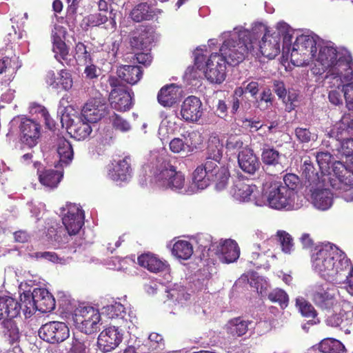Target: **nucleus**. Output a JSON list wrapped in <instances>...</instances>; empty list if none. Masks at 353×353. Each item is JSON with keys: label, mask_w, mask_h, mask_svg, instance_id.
I'll return each mask as SVG.
<instances>
[{"label": "nucleus", "mask_w": 353, "mask_h": 353, "mask_svg": "<svg viewBox=\"0 0 353 353\" xmlns=\"http://www.w3.org/2000/svg\"><path fill=\"white\" fill-rule=\"evenodd\" d=\"M311 259L314 269L325 280L341 283L348 277L350 259L335 245H325L316 248Z\"/></svg>", "instance_id": "f257e3e1"}, {"label": "nucleus", "mask_w": 353, "mask_h": 353, "mask_svg": "<svg viewBox=\"0 0 353 353\" xmlns=\"http://www.w3.org/2000/svg\"><path fill=\"white\" fill-rule=\"evenodd\" d=\"M337 55L338 52L335 48L327 46H321L315 65L312 68L313 73L321 75L327 71V73L334 76V78H341L344 72L347 74H352L351 61L343 57L337 59Z\"/></svg>", "instance_id": "f03ea898"}, {"label": "nucleus", "mask_w": 353, "mask_h": 353, "mask_svg": "<svg viewBox=\"0 0 353 353\" xmlns=\"http://www.w3.org/2000/svg\"><path fill=\"white\" fill-rule=\"evenodd\" d=\"M254 50L252 34L249 31H241L225 40L220 48V52L232 65L242 62Z\"/></svg>", "instance_id": "7ed1b4c3"}, {"label": "nucleus", "mask_w": 353, "mask_h": 353, "mask_svg": "<svg viewBox=\"0 0 353 353\" xmlns=\"http://www.w3.org/2000/svg\"><path fill=\"white\" fill-rule=\"evenodd\" d=\"M153 179L158 187L174 191L181 190L185 183L184 174L176 170V167L170 159L163 160L157 166Z\"/></svg>", "instance_id": "20e7f679"}, {"label": "nucleus", "mask_w": 353, "mask_h": 353, "mask_svg": "<svg viewBox=\"0 0 353 353\" xmlns=\"http://www.w3.org/2000/svg\"><path fill=\"white\" fill-rule=\"evenodd\" d=\"M316 41L312 37L300 35L293 44L290 61L296 66L307 65L316 57Z\"/></svg>", "instance_id": "39448f33"}, {"label": "nucleus", "mask_w": 353, "mask_h": 353, "mask_svg": "<svg viewBox=\"0 0 353 353\" xmlns=\"http://www.w3.org/2000/svg\"><path fill=\"white\" fill-rule=\"evenodd\" d=\"M294 192L283 187L282 182L275 181L269 188L268 202L272 208L292 210L294 209Z\"/></svg>", "instance_id": "423d86ee"}, {"label": "nucleus", "mask_w": 353, "mask_h": 353, "mask_svg": "<svg viewBox=\"0 0 353 353\" xmlns=\"http://www.w3.org/2000/svg\"><path fill=\"white\" fill-rule=\"evenodd\" d=\"M74 322L79 330L86 334H92L100 330L101 314L93 307H83L76 311Z\"/></svg>", "instance_id": "0eeeda50"}, {"label": "nucleus", "mask_w": 353, "mask_h": 353, "mask_svg": "<svg viewBox=\"0 0 353 353\" xmlns=\"http://www.w3.org/2000/svg\"><path fill=\"white\" fill-rule=\"evenodd\" d=\"M333 174L330 178V184L336 190L347 191L353 186V170L347 168L339 161L332 165Z\"/></svg>", "instance_id": "6e6552de"}, {"label": "nucleus", "mask_w": 353, "mask_h": 353, "mask_svg": "<svg viewBox=\"0 0 353 353\" xmlns=\"http://www.w3.org/2000/svg\"><path fill=\"white\" fill-rule=\"evenodd\" d=\"M39 336L50 343H59L69 337L70 330L67 325L60 321H50L41 325Z\"/></svg>", "instance_id": "1a4fd4ad"}, {"label": "nucleus", "mask_w": 353, "mask_h": 353, "mask_svg": "<svg viewBox=\"0 0 353 353\" xmlns=\"http://www.w3.org/2000/svg\"><path fill=\"white\" fill-rule=\"evenodd\" d=\"M226 59L221 54L212 53L205 64V77L212 83H221L226 77Z\"/></svg>", "instance_id": "9d476101"}, {"label": "nucleus", "mask_w": 353, "mask_h": 353, "mask_svg": "<svg viewBox=\"0 0 353 353\" xmlns=\"http://www.w3.org/2000/svg\"><path fill=\"white\" fill-rule=\"evenodd\" d=\"M208 251L214 253L221 261L226 263L235 261L240 254L237 243L232 239L211 243Z\"/></svg>", "instance_id": "9b49d317"}, {"label": "nucleus", "mask_w": 353, "mask_h": 353, "mask_svg": "<svg viewBox=\"0 0 353 353\" xmlns=\"http://www.w3.org/2000/svg\"><path fill=\"white\" fill-rule=\"evenodd\" d=\"M21 143L32 148L37 145L41 137V125L30 119L23 118L19 126Z\"/></svg>", "instance_id": "f8f14e48"}, {"label": "nucleus", "mask_w": 353, "mask_h": 353, "mask_svg": "<svg viewBox=\"0 0 353 353\" xmlns=\"http://www.w3.org/2000/svg\"><path fill=\"white\" fill-rule=\"evenodd\" d=\"M203 114V103L196 96H188L181 105L180 114L185 121L196 123L202 117Z\"/></svg>", "instance_id": "ddd939ff"}, {"label": "nucleus", "mask_w": 353, "mask_h": 353, "mask_svg": "<svg viewBox=\"0 0 353 353\" xmlns=\"http://www.w3.org/2000/svg\"><path fill=\"white\" fill-rule=\"evenodd\" d=\"M123 340V332L118 327L105 328L99 335L97 345L103 352L114 350Z\"/></svg>", "instance_id": "4468645a"}, {"label": "nucleus", "mask_w": 353, "mask_h": 353, "mask_svg": "<svg viewBox=\"0 0 353 353\" xmlns=\"http://www.w3.org/2000/svg\"><path fill=\"white\" fill-rule=\"evenodd\" d=\"M108 113V105L98 99L89 100L83 107L80 116L92 123L101 120Z\"/></svg>", "instance_id": "2eb2a0df"}, {"label": "nucleus", "mask_w": 353, "mask_h": 353, "mask_svg": "<svg viewBox=\"0 0 353 353\" xmlns=\"http://www.w3.org/2000/svg\"><path fill=\"white\" fill-rule=\"evenodd\" d=\"M334 291L333 289L317 285L312 290L311 299L319 307L330 310L337 304Z\"/></svg>", "instance_id": "dca6fc26"}, {"label": "nucleus", "mask_w": 353, "mask_h": 353, "mask_svg": "<svg viewBox=\"0 0 353 353\" xmlns=\"http://www.w3.org/2000/svg\"><path fill=\"white\" fill-rule=\"evenodd\" d=\"M62 222L70 235L77 234L84 223L83 211L76 205H70Z\"/></svg>", "instance_id": "f3484780"}, {"label": "nucleus", "mask_w": 353, "mask_h": 353, "mask_svg": "<svg viewBox=\"0 0 353 353\" xmlns=\"http://www.w3.org/2000/svg\"><path fill=\"white\" fill-rule=\"evenodd\" d=\"M153 40L150 28L144 26H139L132 32L130 45L134 50H147Z\"/></svg>", "instance_id": "a211bd4d"}, {"label": "nucleus", "mask_w": 353, "mask_h": 353, "mask_svg": "<svg viewBox=\"0 0 353 353\" xmlns=\"http://www.w3.org/2000/svg\"><path fill=\"white\" fill-rule=\"evenodd\" d=\"M260 51L263 56L270 59H274L280 52V35L279 32L269 34L266 30L259 43Z\"/></svg>", "instance_id": "6ab92c4d"}, {"label": "nucleus", "mask_w": 353, "mask_h": 353, "mask_svg": "<svg viewBox=\"0 0 353 353\" xmlns=\"http://www.w3.org/2000/svg\"><path fill=\"white\" fill-rule=\"evenodd\" d=\"M181 99L180 87L175 83L163 86L158 92L157 101L164 108H172Z\"/></svg>", "instance_id": "aec40b11"}, {"label": "nucleus", "mask_w": 353, "mask_h": 353, "mask_svg": "<svg viewBox=\"0 0 353 353\" xmlns=\"http://www.w3.org/2000/svg\"><path fill=\"white\" fill-rule=\"evenodd\" d=\"M238 163L241 170L250 174H254L260 168L259 158L252 149L245 147L238 154Z\"/></svg>", "instance_id": "412c9836"}, {"label": "nucleus", "mask_w": 353, "mask_h": 353, "mask_svg": "<svg viewBox=\"0 0 353 353\" xmlns=\"http://www.w3.org/2000/svg\"><path fill=\"white\" fill-rule=\"evenodd\" d=\"M132 94L126 88L111 90L109 101L112 108L121 112L129 110L132 106Z\"/></svg>", "instance_id": "4be33fe9"}, {"label": "nucleus", "mask_w": 353, "mask_h": 353, "mask_svg": "<svg viewBox=\"0 0 353 353\" xmlns=\"http://www.w3.org/2000/svg\"><path fill=\"white\" fill-rule=\"evenodd\" d=\"M112 165V169L109 172V175L112 180L124 181L131 176L132 170L130 156H126L123 159L114 161V163Z\"/></svg>", "instance_id": "5701e85b"}, {"label": "nucleus", "mask_w": 353, "mask_h": 353, "mask_svg": "<svg viewBox=\"0 0 353 353\" xmlns=\"http://www.w3.org/2000/svg\"><path fill=\"white\" fill-rule=\"evenodd\" d=\"M20 303L10 296H0V320L16 318L20 314Z\"/></svg>", "instance_id": "b1692460"}, {"label": "nucleus", "mask_w": 353, "mask_h": 353, "mask_svg": "<svg viewBox=\"0 0 353 353\" xmlns=\"http://www.w3.org/2000/svg\"><path fill=\"white\" fill-rule=\"evenodd\" d=\"M37 310L41 313L50 312L55 308V299L45 288L34 289Z\"/></svg>", "instance_id": "393cba45"}, {"label": "nucleus", "mask_w": 353, "mask_h": 353, "mask_svg": "<svg viewBox=\"0 0 353 353\" xmlns=\"http://www.w3.org/2000/svg\"><path fill=\"white\" fill-rule=\"evenodd\" d=\"M117 74L121 80L133 85L142 78L143 70L139 65H124L117 70Z\"/></svg>", "instance_id": "a878e982"}, {"label": "nucleus", "mask_w": 353, "mask_h": 353, "mask_svg": "<svg viewBox=\"0 0 353 353\" xmlns=\"http://www.w3.org/2000/svg\"><path fill=\"white\" fill-rule=\"evenodd\" d=\"M137 262L140 266L154 273L163 272L167 268L166 262L162 261L154 254L150 253L142 254L138 256Z\"/></svg>", "instance_id": "bb28decb"}, {"label": "nucleus", "mask_w": 353, "mask_h": 353, "mask_svg": "<svg viewBox=\"0 0 353 353\" xmlns=\"http://www.w3.org/2000/svg\"><path fill=\"white\" fill-rule=\"evenodd\" d=\"M54 141L61 165H68L73 159V150L70 143L60 134L57 135Z\"/></svg>", "instance_id": "cd10ccee"}, {"label": "nucleus", "mask_w": 353, "mask_h": 353, "mask_svg": "<svg viewBox=\"0 0 353 353\" xmlns=\"http://www.w3.org/2000/svg\"><path fill=\"white\" fill-rule=\"evenodd\" d=\"M14 318L3 319L1 323L3 336L8 340L11 345L19 341L21 332L18 323Z\"/></svg>", "instance_id": "c85d7f7f"}, {"label": "nucleus", "mask_w": 353, "mask_h": 353, "mask_svg": "<svg viewBox=\"0 0 353 353\" xmlns=\"http://www.w3.org/2000/svg\"><path fill=\"white\" fill-rule=\"evenodd\" d=\"M90 123L79 116L77 121H73L70 125V134L73 138L79 141L86 139L92 132Z\"/></svg>", "instance_id": "c756f323"}, {"label": "nucleus", "mask_w": 353, "mask_h": 353, "mask_svg": "<svg viewBox=\"0 0 353 353\" xmlns=\"http://www.w3.org/2000/svg\"><path fill=\"white\" fill-rule=\"evenodd\" d=\"M252 323L251 321L244 320L241 316L233 318L226 325L227 332L232 336H242L247 333L248 326Z\"/></svg>", "instance_id": "7c9ffc66"}, {"label": "nucleus", "mask_w": 353, "mask_h": 353, "mask_svg": "<svg viewBox=\"0 0 353 353\" xmlns=\"http://www.w3.org/2000/svg\"><path fill=\"white\" fill-rule=\"evenodd\" d=\"M312 198L314 206L322 210H327L333 203V195L327 189L315 190Z\"/></svg>", "instance_id": "2f4dec72"}, {"label": "nucleus", "mask_w": 353, "mask_h": 353, "mask_svg": "<svg viewBox=\"0 0 353 353\" xmlns=\"http://www.w3.org/2000/svg\"><path fill=\"white\" fill-rule=\"evenodd\" d=\"M256 189L255 185L248 184L239 180L233 187V196L240 201H248Z\"/></svg>", "instance_id": "473e14b6"}, {"label": "nucleus", "mask_w": 353, "mask_h": 353, "mask_svg": "<svg viewBox=\"0 0 353 353\" xmlns=\"http://www.w3.org/2000/svg\"><path fill=\"white\" fill-rule=\"evenodd\" d=\"M63 174L61 172L54 170H45L39 173L40 183L49 188H55L61 181Z\"/></svg>", "instance_id": "72a5a7b5"}, {"label": "nucleus", "mask_w": 353, "mask_h": 353, "mask_svg": "<svg viewBox=\"0 0 353 353\" xmlns=\"http://www.w3.org/2000/svg\"><path fill=\"white\" fill-rule=\"evenodd\" d=\"M153 11L147 3L137 5L130 12V16L135 22L148 21L153 17Z\"/></svg>", "instance_id": "f704fd0d"}, {"label": "nucleus", "mask_w": 353, "mask_h": 353, "mask_svg": "<svg viewBox=\"0 0 353 353\" xmlns=\"http://www.w3.org/2000/svg\"><path fill=\"white\" fill-rule=\"evenodd\" d=\"M20 305L26 318H30L36 311H38L35 301L34 291L30 294L29 292H23L20 296Z\"/></svg>", "instance_id": "c9c22d12"}, {"label": "nucleus", "mask_w": 353, "mask_h": 353, "mask_svg": "<svg viewBox=\"0 0 353 353\" xmlns=\"http://www.w3.org/2000/svg\"><path fill=\"white\" fill-rule=\"evenodd\" d=\"M172 253L178 259L187 260L193 254V247L190 242L183 240L176 241L172 250Z\"/></svg>", "instance_id": "e433bc0d"}, {"label": "nucleus", "mask_w": 353, "mask_h": 353, "mask_svg": "<svg viewBox=\"0 0 353 353\" xmlns=\"http://www.w3.org/2000/svg\"><path fill=\"white\" fill-rule=\"evenodd\" d=\"M250 104L245 101L244 89L237 87L234 90L231 101V113L235 114L240 108L245 109L250 108Z\"/></svg>", "instance_id": "4c0bfd02"}, {"label": "nucleus", "mask_w": 353, "mask_h": 353, "mask_svg": "<svg viewBox=\"0 0 353 353\" xmlns=\"http://www.w3.org/2000/svg\"><path fill=\"white\" fill-rule=\"evenodd\" d=\"M283 155L280 153L274 147L266 145L262 150L261 160L262 162L266 165L276 166L281 164V158Z\"/></svg>", "instance_id": "58836bf2"}, {"label": "nucleus", "mask_w": 353, "mask_h": 353, "mask_svg": "<svg viewBox=\"0 0 353 353\" xmlns=\"http://www.w3.org/2000/svg\"><path fill=\"white\" fill-rule=\"evenodd\" d=\"M302 169V175L305 178L309 184L317 185L319 182V174L314 167L310 157L306 158L304 161Z\"/></svg>", "instance_id": "ea45409f"}, {"label": "nucleus", "mask_w": 353, "mask_h": 353, "mask_svg": "<svg viewBox=\"0 0 353 353\" xmlns=\"http://www.w3.org/2000/svg\"><path fill=\"white\" fill-rule=\"evenodd\" d=\"M53 51L55 53V58L60 62L68 63L69 48L66 43L59 37L54 38Z\"/></svg>", "instance_id": "a19ab883"}, {"label": "nucleus", "mask_w": 353, "mask_h": 353, "mask_svg": "<svg viewBox=\"0 0 353 353\" xmlns=\"http://www.w3.org/2000/svg\"><path fill=\"white\" fill-rule=\"evenodd\" d=\"M329 134L330 137L334 138L341 143L350 139L349 123H345L343 121L336 123L331 129Z\"/></svg>", "instance_id": "79ce46f5"}, {"label": "nucleus", "mask_w": 353, "mask_h": 353, "mask_svg": "<svg viewBox=\"0 0 353 353\" xmlns=\"http://www.w3.org/2000/svg\"><path fill=\"white\" fill-rule=\"evenodd\" d=\"M103 314L106 315L108 318L113 319H123L125 315V309L124 306L118 302H114L112 304L107 305L102 308Z\"/></svg>", "instance_id": "37998d69"}, {"label": "nucleus", "mask_w": 353, "mask_h": 353, "mask_svg": "<svg viewBox=\"0 0 353 353\" xmlns=\"http://www.w3.org/2000/svg\"><path fill=\"white\" fill-rule=\"evenodd\" d=\"M223 145L220 143L219 139L214 137L210 139L207 148L208 157L215 161H220L223 154Z\"/></svg>", "instance_id": "c03bdc74"}, {"label": "nucleus", "mask_w": 353, "mask_h": 353, "mask_svg": "<svg viewBox=\"0 0 353 353\" xmlns=\"http://www.w3.org/2000/svg\"><path fill=\"white\" fill-rule=\"evenodd\" d=\"M181 136L185 141V145L190 152H193L202 142L201 135L196 130L186 131L181 134Z\"/></svg>", "instance_id": "a18cd8bd"}, {"label": "nucleus", "mask_w": 353, "mask_h": 353, "mask_svg": "<svg viewBox=\"0 0 353 353\" xmlns=\"http://www.w3.org/2000/svg\"><path fill=\"white\" fill-rule=\"evenodd\" d=\"M192 180L199 188L204 189L209 185V182L212 179L208 176L205 170L201 165L194 171Z\"/></svg>", "instance_id": "49530a36"}, {"label": "nucleus", "mask_w": 353, "mask_h": 353, "mask_svg": "<svg viewBox=\"0 0 353 353\" xmlns=\"http://www.w3.org/2000/svg\"><path fill=\"white\" fill-rule=\"evenodd\" d=\"M296 305L303 316L314 319L317 316V312L313 305L303 298L297 299Z\"/></svg>", "instance_id": "de8ad7c7"}, {"label": "nucleus", "mask_w": 353, "mask_h": 353, "mask_svg": "<svg viewBox=\"0 0 353 353\" xmlns=\"http://www.w3.org/2000/svg\"><path fill=\"white\" fill-rule=\"evenodd\" d=\"M294 134L297 141L301 143H308L315 141L317 139L316 133L311 132L309 128L303 127L296 128Z\"/></svg>", "instance_id": "09e8293b"}, {"label": "nucleus", "mask_w": 353, "mask_h": 353, "mask_svg": "<svg viewBox=\"0 0 353 353\" xmlns=\"http://www.w3.org/2000/svg\"><path fill=\"white\" fill-rule=\"evenodd\" d=\"M268 298L270 301L278 303L282 308L287 307L289 300L287 293L279 288L271 291Z\"/></svg>", "instance_id": "8fccbe9b"}, {"label": "nucleus", "mask_w": 353, "mask_h": 353, "mask_svg": "<svg viewBox=\"0 0 353 353\" xmlns=\"http://www.w3.org/2000/svg\"><path fill=\"white\" fill-rule=\"evenodd\" d=\"M74 58L80 64L85 65L92 61L90 53L87 50L86 46L82 42H78L75 46Z\"/></svg>", "instance_id": "3c124183"}, {"label": "nucleus", "mask_w": 353, "mask_h": 353, "mask_svg": "<svg viewBox=\"0 0 353 353\" xmlns=\"http://www.w3.org/2000/svg\"><path fill=\"white\" fill-rule=\"evenodd\" d=\"M164 345L165 344L163 336L158 333L152 332L149 336L148 341L145 344H143L144 347H148V352H144V353H149L151 349H162L164 347Z\"/></svg>", "instance_id": "603ef678"}, {"label": "nucleus", "mask_w": 353, "mask_h": 353, "mask_svg": "<svg viewBox=\"0 0 353 353\" xmlns=\"http://www.w3.org/2000/svg\"><path fill=\"white\" fill-rule=\"evenodd\" d=\"M110 121L113 128L121 132H128L130 129V123L120 115L113 112L110 116Z\"/></svg>", "instance_id": "864d4df0"}, {"label": "nucleus", "mask_w": 353, "mask_h": 353, "mask_svg": "<svg viewBox=\"0 0 353 353\" xmlns=\"http://www.w3.org/2000/svg\"><path fill=\"white\" fill-rule=\"evenodd\" d=\"M230 177L229 172L223 168H221L216 175L214 176L213 180L215 181V188L217 190L225 189L228 185Z\"/></svg>", "instance_id": "5fc2aeb1"}, {"label": "nucleus", "mask_w": 353, "mask_h": 353, "mask_svg": "<svg viewBox=\"0 0 353 353\" xmlns=\"http://www.w3.org/2000/svg\"><path fill=\"white\" fill-rule=\"evenodd\" d=\"M342 321L341 330L345 333H350L353 328V308L349 310H342Z\"/></svg>", "instance_id": "6e6d98bb"}, {"label": "nucleus", "mask_w": 353, "mask_h": 353, "mask_svg": "<svg viewBox=\"0 0 353 353\" xmlns=\"http://www.w3.org/2000/svg\"><path fill=\"white\" fill-rule=\"evenodd\" d=\"M332 154L328 152H319L316 154V160L319 168L323 170L330 169L332 163Z\"/></svg>", "instance_id": "4d7b16f0"}, {"label": "nucleus", "mask_w": 353, "mask_h": 353, "mask_svg": "<svg viewBox=\"0 0 353 353\" xmlns=\"http://www.w3.org/2000/svg\"><path fill=\"white\" fill-rule=\"evenodd\" d=\"M59 76V87L61 86V88L66 91L70 90L73 85L71 74L66 70H61Z\"/></svg>", "instance_id": "13d9d810"}, {"label": "nucleus", "mask_w": 353, "mask_h": 353, "mask_svg": "<svg viewBox=\"0 0 353 353\" xmlns=\"http://www.w3.org/2000/svg\"><path fill=\"white\" fill-rule=\"evenodd\" d=\"M108 17L106 14L99 12L89 14L85 18L86 24L88 26L96 27L104 24L108 21Z\"/></svg>", "instance_id": "bf43d9fd"}, {"label": "nucleus", "mask_w": 353, "mask_h": 353, "mask_svg": "<svg viewBox=\"0 0 353 353\" xmlns=\"http://www.w3.org/2000/svg\"><path fill=\"white\" fill-rule=\"evenodd\" d=\"M277 236H279L282 250L285 253L290 252L293 247L291 236L285 231H279L277 232Z\"/></svg>", "instance_id": "052dcab7"}, {"label": "nucleus", "mask_w": 353, "mask_h": 353, "mask_svg": "<svg viewBox=\"0 0 353 353\" xmlns=\"http://www.w3.org/2000/svg\"><path fill=\"white\" fill-rule=\"evenodd\" d=\"M169 146H170V150L173 153L178 154V153H181V152H184V153L190 152L188 151V148H187V146L185 145V141H184L183 138L181 139V138L177 137V138L172 139L170 142Z\"/></svg>", "instance_id": "680f3d73"}, {"label": "nucleus", "mask_w": 353, "mask_h": 353, "mask_svg": "<svg viewBox=\"0 0 353 353\" xmlns=\"http://www.w3.org/2000/svg\"><path fill=\"white\" fill-rule=\"evenodd\" d=\"M219 162V161H215L214 159L207 158L204 163L201 164L208 174V176H210L212 180H213L214 176L216 175V174L221 170L217 165V163Z\"/></svg>", "instance_id": "e2e57ef3"}, {"label": "nucleus", "mask_w": 353, "mask_h": 353, "mask_svg": "<svg viewBox=\"0 0 353 353\" xmlns=\"http://www.w3.org/2000/svg\"><path fill=\"white\" fill-rule=\"evenodd\" d=\"M343 92L346 103V107L353 110V83H349L343 86Z\"/></svg>", "instance_id": "0e129e2a"}, {"label": "nucleus", "mask_w": 353, "mask_h": 353, "mask_svg": "<svg viewBox=\"0 0 353 353\" xmlns=\"http://www.w3.org/2000/svg\"><path fill=\"white\" fill-rule=\"evenodd\" d=\"M243 145L241 138L236 135H231L228 138L225 146L229 150H238L243 148Z\"/></svg>", "instance_id": "69168bd1"}, {"label": "nucleus", "mask_w": 353, "mask_h": 353, "mask_svg": "<svg viewBox=\"0 0 353 353\" xmlns=\"http://www.w3.org/2000/svg\"><path fill=\"white\" fill-rule=\"evenodd\" d=\"M299 182V177L294 174H287L283 177V187L288 188L294 192V190L296 188Z\"/></svg>", "instance_id": "338daca9"}, {"label": "nucleus", "mask_w": 353, "mask_h": 353, "mask_svg": "<svg viewBox=\"0 0 353 353\" xmlns=\"http://www.w3.org/2000/svg\"><path fill=\"white\" fill-rule=\"evenodd\" d=\"M339 151L343 155L351 159L353 157V138L343 141Z\"/></svg>", "instance_id": "774afa93"}]
</instances>
